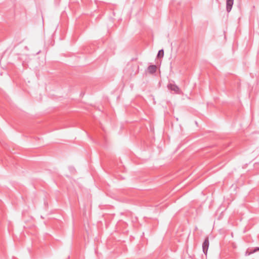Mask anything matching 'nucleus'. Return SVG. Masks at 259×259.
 Wrapping results in <instances>:
<instances>
[{"instance_id":"obj_1","label":"nucleus","mask_w":259,"mask_h":259,"mask_svg":"<svg viewBox=\"0 0 259 259\" xmlns=\"http://www.w3.org/2000/svg\"><path fill=\"white\" fill-rule=\"evenodd\" d=\"M167 88L169 90L175 92V93L180 94L181 93V90L180 88L176 84L169 83L167 85Z\"/></svg>"},{"instance_id":"obj_2","label":"nucleus","mask_w":259,"mask_h":259,"mask_svg":"<svg viewBox=\"0 0 259 259\" xmlns=\"http://www.w3.org/2000/svg\"><path fill=\"white\" fill-rule=\"evenodd\" d=\"M209 239H208V237H207L203 244H202V250H203V253L206 255L207 254V250H208V247H209Z\"/></svg>"},{"instance_id":"obj_4","label":"nucleus","mask_w":259,"mask_h":259,"mask_svg":"<svg viewBox=\"0 0 259 259\" xmlns=\"http://www.w3.org/2000/svg\"><path fill=\"white\" fill-rule=\"evenodd\" d=\"M148 71L151 74H153L156 71V66L155 65H150L148 67Z\"/></svg>"},{"instance_id":"obj_3","label":"nucleus","mask_w":259,"mask_h":259,"mask_svg":"<svg viewBox=\"0 0 259 259\" xmlns=\"http://www.w3.org/2000/svg\"><path fill=\"white\" fill-rule=\"evenodd\" d=\"M234 4V0H226V11L229 13Z\"/></svg>"},{"instance_id":"obj_5","label":"nucleus","mask_w":259,"mask_h":259,"mask_svg":"<svg viewBox=\"0 0 259 259\" xmlns=\"http://www.w3.org/2000/svg\"><path fill=\"white\" fill-rule=\"evenodd\" d=\"M163 55H164V51H163V50L162 49L159 50L158 51V54H157V57L158 58L163 57Z\"/></svg>"},{"instance_id":"obj_6","label":"nucleus","mask_w":259,"mask_h":259,"mask_svg":"<svg viewBox=\"0 0 259 259\" xmlns=\"http://www.w3.org/2000/svg\"><path fill=\"white\" fill-rule=\"evenodd\" d=\"M259 251V247H256V248L253 250V251H251V252H250L248 254H251V253H254V252H256V251Z\"/></svg>"}]
</instances>
